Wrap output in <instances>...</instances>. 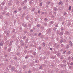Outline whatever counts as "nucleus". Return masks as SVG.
<instances>
[{
  "mask_svg": "<svg viewBox=\"0 0 73 73\" xmlns=\"http://www.w3.org/2000/svg\"><path fill=\"white\" fill-rule=\"evenodd\" d=\"M5 33H6V34H7V35L8 36V35H9V31L6 32L5 31Z\"/></svg>",
  "mask_w": 73,
  "mask_h": 73,
  "instance_id": "nucleus-1",
  "label": "nucleus"
},
{
  "mask_svg": "<svg viewBox=\"0 0 73 73\" xmlns=\"http://www.w3.org/2000/svg\"><path fill=\"white\" fill-rule=\"evenodd\" d=\"M59 35L60 36H62V35H63V32H61L59 33Z\"/></svg>",
  "mask_w": 73,
  "mask_h": 73,
  "instance_id": "nucleus-2",
  "label": "nucleus"
},
{
  "mask_svg": "<svg viewBox=\"0 0 73 73\" xmlns=\"http://www.w3.org/2000/svg\"><path fill=\"white\" fill-rule=\"evenodd\" d=\"M69 44L71 46H72L73 45V43H72V42L71 41L70 42Z\"/></svg>",
  "mask_w": 73,
  "mask_h": 73,
  "instance_id": "nucleus-3",
  "label": "nucleus"
},
{
  "mask_svg": "<svg viewBox=\"0 0 73 73\" xmlns=\"http://www.w3.org/2000/svg\"><path fill=\"white\" fill-rule=\"evenodd\" d=\"M57 56H60V52H57Z\"/></svg>",
  "mask_w": 73,
  "mask_h": 73,
  "instance_id": "nucleus-4",
  "label": "nucleus"
},
{
  "mask_svg": "<svg viewBox=\"0 0 73 73\" xmlns=\"http://www.w3.org/2000/svg\"><path fill=\"white\" fill-rule=\"evenodd\" d=\"M50 4V2L49 1H48L46 3V4L47 5H49V4Z\"/></svg>",
  "mask_w": 73,
  "mask_h": 73,
  "instance_id": "nucleus-5",
  "label": "nucleus"
},
{
  "mask_svg": "<svg viewBox=\"0 0 73 73\" xmlns=\"http://www.w3.org/2000/svg\"><path fill=\"white\" fill-rule=\"evenodd\" d=\"M26 19H27V20H29V17H28V16H27L26 17Z\"/></svg>",
  "mask_w": 73,
  "mask_h": 73,
  "instance_id": "nucleus-6",
  "label": "nucleus"
},
{
  "mask_svg": "<svg viewBox=\"0 0 73 73\" xmlns=\"http://www.w3.org/2000/svg\"><path fill=\"white\" fill-rule=\"evenodd\" d=\"M33 54L34 55V56H35L36 54V53L35 52H34L33 53Z\"/></svg>",
  "mask_w": 73,
  "mask_h": 73,
  "instance_id": "nucleus-7",
  "label": "nucleus"
},
{
  "mask_svg": "<svg viewBox=\"0 0 73 73\" xmlns=\"http://www.w3.org/2000/svg\"><path fill=\"white\" fill-rule=\"evenodd\" d=\"M70 58H71L70 56H69L68 57V58H67V60H70Z\"/></svg>",
  "mask_w": 73,
  "mask_h": 73,
  "instance_id": "nucleus-8",
  "label": "nucleus"
},
{
  "mask_svg": "<svg viewBox=\"0 0 73 73\" xmlns=\"http://www.w3.org/2000/svg\"><path fill=\"white\" fill-rule=\"evenodd\" d=\"M71 8H72V7H71V6H70L69 7L68 10L69 11H70L71 9Z\"/></svg>",
  "mask_w": 73,
  "mask_h": 73,
  "instance_id": "nucleus-9",
  "label": "nucleus"
},
{
  "mask_svg": "<svg viewBox=\"0 0 73 73\" xmlns=\"http://www.w3.org/2000/svg\"><path fill=\"white\" fill-rule=\"evenodd\" d=\"M3 43L2 42L0 43V46H3Z\"/></svg>",
  "mask_w": 73,
  "mask_h": 73,
  "instance_id": "nucleus-10",
  "label": "nucleus"
},
{
  "mask_svg": "<svg viewBox=\"0 0 73 73\" xmlns=\"http://www.w3.org/2000/svg\"><path fill=\"white\" fill-rule=\"evenodd\" d=\"M56 58V56H53L52 58H53V59Z\"/></svg>",
  "mask_w": 73,
  "mask_h": 73,
  "instance_id": "nucleus-11",
  "label": "nucleus"
},
{
  "mask_svg": "<svg viewBox=\"0 0 73 73\" xmlns=\"http://www.w3.org/2000/svg\"><path fill=\"white\" fill-rule=\"evenodd\" d=\"M42 68V66H40L39 67V69H41Z\"/></svg>",
  "mask_w": 73,
  "mask_h": 73,
  "instance_id": "nucleus-12",
  "label": "nucleus"
},
{
  "mask_svg": "<svg viewBox=\"0 0 73 73\" xmlns=\"http://www.w3.org/2000/svg\"><path fill=\"white\" fill-rule=\"evenodd\" d=\"M42 3H40V6H42Z\"/></svg>",
  "mask_w": 73,
  "mask_h": 73,
  "instance_id": "nucleus-13",
  "label": "nucleus"
},
{
  "mask_svg": "<svg viewBox=\"0 0 73 73\" xmlns=\"http://www.w3.org/2000/svg\"><path fill=\"white\" fill-rule=\"evenodd\" d=\"M66 33L67 34V35H69V32L67 31L66 32Z\"/></svg>",
  "mask_w": 73,
  "mask_h": 73,
  "instance_id": "nucleus-14",
  "label": "nucleus"
},
{
  "mask_svg": "<svg viewBox=\"0 0 73 73\" xmlns=\"http://www.w3.org/2000/svg\"><path fill=\"white\" fill-rule=\"evenodd\" d=\"M60 59L61 60H63V59H64V57L61 56L60 58Z\"/></svg>",
  "mask_w": 73,
  "mask_h": 73,
  "instance_id": "nucleus-15",
  "label": "nucleus"
},
{
  "mask_svg": "<svg viewBox=\"0 0 73 73\" xmlns=\"http://www.w3.org/2000/svg\"><path fill=\"white\" fill-rule=\"evenodd\" d=\"M45 13L44 12H42L41 13V15H44Z\"/></svg>",
  "mask_w": 73,
  "mask_h": 73,
  "instance_id": "nucleus-16",
  "label": "nucleus"
},
{
  "mask_svg": "<svg viewBox=\"0 0 73 73\" xmlns=\"http://www.w3.org/2000/svg\"><path fill=\"white\" fill-rule=\"evenodd\" d=\"M69 45H67L66 46V49H68V48H69Z\"/></svg>",
  "mask_w": 73,
  "mask_h": 73,
  "instance_id": "nucleus-17",
  "label": "nucleus"
},
{
  "mask_svg": "<svg viewBox=\"0 0 73 73\" xmlns=\"http://www.w3.org/2000/svg\"><path fill=\"white\" fill-rule=\"evenodd\" d=\"M64 28H61V31H64Z\"/></svg>",
  "mask_w": 73,
  "mask_h": 73,
  "instance_id": "nucleus-18",
  "label": "nucleus"
},
{
  "mask_svg": "<svg viewBox=\"0 0 73 73\" xmlns=\"http://www.w3.org/2000/svg\"><path fill=\"white\" fill-rule=\"evenodd\" d=\"M24 27H27V24H25L24 26Z\"/></svg>",
  "mask_w": 73,
  "mask_h": 73,
  "instance_id": "nucleus-19",
  "label": "nucleus"
},
{
  "mask_svg": "<svg viewBox=\"0 0 73 73\" xmlns=\"http://www.w3.org/2000/svg\"><path fill=\"white\" fill-rule=\"evenodd\" d=\"M63 42V40H60V43H62Z\"/></svg>",
  "mask_w": 73,
  "mask_h": 73,
  "instance_id": "nucleus-20",
  "label": "nucleus"
},
{
  "mask_svg": "<svg viewBox=\"0 0 73 73\" xmlns=\"http://www.w3.org/2000/svg\"><path fill=\"white\" fill-rule=\"evenodd\" d=\"M17 11L16 10H15L14 11V13H17Z\"/></svg>",
  "mask_w": 73,
  "mask_h": 73,
  "instance_id": "nucleus-21",
  "label": "nucleus"
},
{
  "mask_svg": "<svg viewBox=\"0 0 73 73\" xmlns=\"http://www.w3.org/2000/svg\"><path fill=\"white\" fill-rule=\"evenodd\" d=\"M9 13H7L6 14V16H9Z\"/></svg>",
  "mask_w": 73,
  "mask_h": 73,
  "instance_id": "nucleus-22",
  "label": "nucleus"
},
{
  "mask_svg": "<svg viewBox=\"0 0 73 73\" xmlns=\"http://www.w3.org/2000/svg\"><path fill=\"white\" fill-rule=\"evenodd\" d=\"M54 10L55 11H56L57 10V8L56 7H54Z\"/></svg>",
  "mask_w": 73,
  "mask_h": 73,
  "instance_id": "nucleus-23",
  "label": "nucleus"
},
{
  "mask_svg": "<svg viewBox=\"0 0 73 73\" xmlns=\"http://www.w3.org/2000/svg\"><path fill=\"white\" fill-rule=\"evenodd\" d=\"M50 32V30H49L48 31V32H47L48 33H49Z\"/></svg>",
  "mask_w": 73,
  "mask_h": 73,
  "instance_id": "nucleus-24",
  "label": "nucleus"
},
{
  "mask_svg": "<svg viewBox=\"0 0 73 73\" xmlns=\"http://www.w3.org/2000/svg\"><path fill=\"white\" fill-rule=\"evenodd\" d=\"M61 3H62V2L60 1V2H59V3H58L59 5H60V4H61Z\"/></svg>",
  "mask_w": 73,
  "mask_h": 73,
  "instance_id": "nucleus-25",
  "label": "nucleus"
},
{
  "mask_svg": "<svg viewBox=\"0 0 73 73\" xmlns=\"http://www.w3.org/2000/svg\"><path fill=\"white\" fill-rule=\"evenodd\" d=\"M41 35V33H39L38 34V36H40Z\"/></svg>",
  "mask_w": 73,
  "mask_h": 73,
  "instance_id": "nucleus-26",
  "label": "nucleus"
},
{
  "mask_svg": "<svg viewBox=\"0 0 73 73\" xmlns=\"http://www.w3.org/2000/svg\"><path fill=\"white\" fill-rule=\"evenodd\" d=\"M59 47H60V46H59V45H58L56 46V48H59Z\"/></svg>",
  "mask_w": 73,
  "mask_h": 73,
  "instance_id": "nucleus-27",
  "label": "nucleus"
},
{
  "mask_svg": "<svg viewBox=\"0 0 73 73\" xmlns=\"http://www.w3.org/2000/svg\"><path fill=\"white\" fill-rule=\"evenodd\" d=\"M28 58V56H27L26 57H25V58L26 59H27V58Z\"/></svg>",
  "mask_w": 73,
  "mask_h": 73,
  "instance_id": "nucleus-28",
  "label": "nucleus"
},
{
  "mask_svg": "<svg viewBox=\"0 0 73 73\" xmlns=\"http://www.w3.org/2000/svg\"><path fill=\"white\" fill-rule=\"evenodd\" d=\"M40 61H41V60H42V58L40 57Z\"/></svg>",
  "mask_w": 73,
  "mask_h": 73,
  "instance_id": "nucleus-29",
  "label": "nucleus"
},
{
  "mask_svg": "<svg viewBox=\"0 0 73 73\" xmlns=\"http://www.w3.org/2000/svg\"><path fill=\"white\" fill-rule=\"evenodd\" d=\"M25 15V13H23L22 15V19H23V16H24V15Z\"/></svg>",
  "mask_w": 73,
  "mask_h": 73,
  "instance_id": "nucleus-30",
  "label": "nucleus"
},
{
  "mask_svg": "<svg viewBox=\"0 0 73 73\" xmlns=\"http://www.w3.org/2000/svg\"><path fill=\"white\" fill-rule=\"evenodd\" d=\"M70 65H73V62H71L70 63Z\"/></svg>",
  "mask_w": 73,
  "mask_h": 73,
  "instance_id": "nucleus-31",
  "label": "nucleus"
},
{
  "mask_svg": "<svg viewBox=\"0 0 73 73\" xmlns=\"http://www.w3.org/2000/svg\"><path fill=\"white\" fill-rule=\"evenodd\" d=\"M18 10H19V11H21V9L20 8H19L18 9Z\"/></svg>",
  "mask_w": 73,
  "mask_h": 73,
  "instance_id": "nucleus-32",
  "label": "nucleus"
},
{
  "mask_svg": "<svg viewBox=\"0 0 73 73\" xmlns=\"http://www.w3.org/2000/svg\"><path fill=\"white\" fill-rule=\"evenodd\" d=\"M64 16H66V13H64Z\"/></svg>",
  "mask_w": 73,
  "mask_h": 73,
  "instance_id": "nucleus-33",
  "label": "nucleus"
},
{
  "mask_svg": "<svg viewBox=\"0 0 73 73\" xmlns=\"http://www.w3.org/2000/svg\"><path fill=\"white\" fill-rule=\"evenodd\" d=\"M70 51H69L67 53V54H70Z\"/></svg>",
  "mask_w": 73,
  "mask_h": 73,
  "instance_id": "nucleus-34",
  "label": "nucleus"
},
{
  "mask_svg": "<svg viewBox=\"0 0 73 73\" xmlns=\"http://www.w3.org/2000/svg\"><path fill=\"white\" fill-rule=\"evenodd\" d=\"M24 4V2H22L21 3V5H23Z\"/></svg>",
  "mask_w": 73,
  "mask_h": 73,
  "instance_id": "nucleus-35",
  "label": "nucleus"
},
{
  "mask_svg": "<svg viewBox=\"0 0 73 73\" xmlns=\"http://www.w3.org/2000/svg\"><path fill=\"white\" fill-rule=\"evenodd\" d=\"M15 69V68H11L12 70H13Z\"/></svg>",
  "mask_w": 73,
  "mask_h": 73,
  "instance_id": "nucleus-36",
  "label": "nucleus"
},
{
  "mask_svg": "<svg viewBox=\"0 0 73 73\" xmlns=\"http://www.w3.org/2000/svg\"><path fill=\"white\" fill-rule=\"evenodd\" d=\"M63 62H64V63L66 62V60H64Z\"/></svg>",
  "mask_w": 73,
  "mask_h": 73,
  "instance_id": "nucleus-37",
  "label": "nucleus"
},
{
  "mask_svg": "<svg viewBox=\"0 0 73 73\" xmlns=\"http://www.w3.org/2000/svg\"><path fill=\"white\" fill-rule=\"evenodd\" d=\"M4 4H5V3L4 2H3L2 3V5H4Z\"/></svg>",
  "mask_w": 73,
  "mask_h": 73,
  "instance_id": "nucleus-38",
  "label": "nucleus"
},
{
  "mask_svg": "<svg viewBox=\"0 0 73 73\" xmlns=\"http://www.w3.org/2000/svg\"><path fill=\"white\" fill-rule=\"evenodd\" d=\"M33 30H31L30 31V32H33Z\"/></svg>",
  "mask_w": 73,
  "mask_h": 73,
  "instance_id": "nucleus-39",
  "label": "nucleus"
},
{
  "mask_svg": "<svg viewBox=\"0 0 73 73\" xmlns=\"http://www.w3.org/2000/svg\"><path fill=\"white\" fill-rule=\"evenodd\" d=\"M23 9H27V7L25 6L24 7H23Z\"/></svg>",
  "mask_w": 73,
  "mask_h": 73,
  "instance_id": "nucleus-40",
  "label": "nucleus"
},
{
  "mask_svg": "<svg viewBox=\"0 0 73 73\" xmlns=\"http://www.w3.org/2000/svg\"><path fill=\"white\" fill-rule=\"evenodd\" d=\"M43 45H44V46H45V44L44 43H43Z\"/></svg>",
  "mask_w": 73,
  "mask_h": 73,
  "instance_id": "nucleus-41",
  "label": "nucleus"
},
{
  "mask_svg": "<svg viewBox=\"0 0 73 73\" xmlns=\"http://www.w3.org/2000/svg\"><path fill=\"white\" fill-rule=\"evenodd\" d=\"M26 38V37L24 36L23 37V39H25V38Z\"/></svg>",
  "mask_w": 73,
  "mask_h": 73,
  "instance_id": "nucleus-42",
  "label": "nucleus"
},
{
  "mask_svg": "<svg viewBox=\"0 0 73 73\" xmlns=\"http://www.w3.org/2000/svg\"><path fill=\"white\" fill-rule=\"evenodd\" d=\"M61 46V47H62V46H64V44H61L60 45Z\"/></svg>",
  "mask_w": 73,
  "mask_h": 73,
  "instance_id": "nucleus-43",
  "label": "nucleus"
},
{
  "mask_svg": "<svg viewBox=\"0 0 73 73\" xmlns=\"http://www.w3.org/2000/svg\"><path fill=\"white\" fill-rule=\"evenodd\" d=\"M35 8L33 9V10H32L33 12H34V11H35Z\"/></svg>",
  "mask_w": 73,
  "mask_h": 73,
  "instance_id": "nucleus-44",
  "label": "nucleus"
},
{
  "mask_svg": "<svg viewBox=\"0 0 73 73\" xmlns=\"http://www.w3.org/2000/svg\"><path fill=\"white\" fill-rule=\"evenodd\" d=\"M44 20H45V21H47V20H48V19L46 18H45L44 19Z\"/></svg>",
  "mask_w": 73,
  "mask_h": 73,
  "instance_id": "nucleus-45",
  "label": "nucleus"
},
{
  "mask_svg": "<svg viewBox=\"0 0 73 73\" xmlns=\"http://www.w3.org/2000/svg\"><path fill=\"white\" fill-rule=\"evenodd\" d=\"M12 0H9V3H11V1H12Z\"/></svg>",
  "mask_w": 73,
  "mask_h": 73,
  "instance_id": "nucleus-46",
  "label": "nucleus"
},
{
  "mask_svg": "<svg viewBox=\"0 0 73 73\" xmlns=\"http://www.w3.org/2000/svg\"><path fill=\"white\" fill-rule=\"evenodd\" d=\"M54 22L53 21H51L50 22V23H52V24H53V23Z\"/></svg>",
  "mask_w": 73,
  "mask_h": 73,
  "instance_id": "nucleus-47",
  "label": "nucleus"
},
{
  "mask_svg": "<svg viewBox=\"0 0 73 73\" xmlns=\"http://www.w3.org/2000/svg\"><path fill=\"white\" fill-rule=\"evenodd\" d=\"M34 35L35 36H37V33H35L34 34Z\"/></svg>",
  "mask_w": 73,
  "mask_h": 73,
  "instance_id": "nucleus-48",
  "label": "nucleus"
},
{
  "mask_svg": "<svg viewBox=\"0 0 73 73\" xmlns=\"http://www.w3.org/2000/svg\"><path fill=\"white\" fill-rule=\"evenodd\" d=\"M47 14V12H45L44 15L45 16H46V15Z\"/></svg>",
  "mask_w": 73,
  "mask_h": 73,
  "instance_id": "nucleus-49",
  "label": "nucleus"
},
{
  "mask_svg": "<svg viewBox=\"0 0 73 73\" xmlns=\"http://www.w3.org/2000/svg\"><path fill=\"white\" fill-rule=\"evenodd\" d=\"M21 45L22 46H24V43H22L21 44Z\"/></svg>",
  "mask_w": 73,
  "mask_h": 73,
  "instance_id": "nucleus-50",
  "label": "nucleus"
},
{
  "mask_svg": "<svg viewBox=\"0 0 73 73\" xmlns=\"http://www.w3.org/2000/svg\"><path fill=\"white\" fill-rule=\"evenodd\" d=\"M27 53V51L25 50L24 51V53Z\"/></svg>",
  "mask_w": 73,
  "mask_h": 73,
  "instance_id": "nucleus-51",
  "label": "nucleus"
},
{
  "mask_svg": "<svg viewBox=\"0 0 73 73\" xmlns=\"http://www.w3.org/2000/svg\"><path fill=\"white\" fill-rule=\"evenodd\" d=\"M8 50L9 52H10L11 51V49L9 48L8 49Z\"/></svg>",
  "mask_w": 73,
  "mask_h": 73,
  "instance_id": "nucleus-52",
  "label": "nucleus"
},
{
  "mask_svg": "<svg viewBox=\"0 0 73 73\" xmlns=\"http://www.w3.org/2000/svg\"><path fill=\"white\" fill-rule=\"evenodd\" d=\"M5 61H6L7 62H8V60L7 59L5 60Z\"/></svg>",
  "mask_w": 73,
  "mask_h": 73,
  "instance_id": "nucleus-53",
  "label": "nucleus"
},
{
  "mask_svg": "<svg viewBox=\"0 0 73 73\" xmlns=\"http://www.w3.org/2000/svg\"><path fill=\"white\" fill-rule=\"evenodd\" d=\"M23 69H25V66L24 65L23 67Z\"/></svg>",
  "mask_w": 73,
  "mask_h": 73,
  "instance_id": "nucleus-54",
  "label": "nucleus"
},
{
  "mask_svg": "<svg viewBox=\"0 0 73 73\" xmlns=\"http://www.w3.org/2000/svg\"><path fill=\"white\" fill-rule=\"evenodd\" d=\"M65 66H66V65H65V64H64L63 66L64 67H65Z\"/></svg>",
  "mask_w": 73,
  "mask_h": 73,
  "instance_id": "nucleus-55",
  "label": "nucleus"
},
{
  "mask_svg": "<svg viewBox=\"0 0 73 73\" xmlns=\"http://www.w3.org/2000/svg\"><path fill=\"white\" fill-rule=\"evenodd\" d=\"M13 42V41H10V44H11Z\"/></svg>",
  "mask_w": 73,
  "mask_h": 73,
  "instance_id": "nucleus-56",
  "label": "nucleus"
},
{
  "mask_svg": "<svg viewBox=\"0 0 73 73\" xmlns=\"http://www.w3.org/2000/svg\"><path fill=\"white\" fill-rule=\"evenodd\" d=\"M31 3H32V2L30 1L29 2V4H31Z\"/></svg>",
  "mask_w": 73,
  "mask_h": 73,
  "instance_id": "nucleus-57",
  "label": "nucleus"
},
{
  "mask_svg": "<svg viewBox=\"0 0 73 73\" xmlns=\"http://www.w3.org/2000/svg\"><path fill=\"white\" fill-rule=\"evenodd\" d=\"M38 62V60H36V61H35V62L36 63H37V62Z\"/></svg>",
  "mask_w": 73,
  "mask_h": 73,
  "instance_id": "nucleus-58",
  "label": "nucleus"
},
{
  "mask_svg": "<svg viewBox=\"0 0 73 73\" xmlns=\"http://www.w3.org/2000/svg\"><path fill=\"white\" fill-rule=\"evenodd\" d=\"M31 71L29 70L28 71V73H31Z\"/></svg>",
  "mask_w": 73,
  "mask_h": 73,
  "instance_id": "nucleus-59",
  "label": "nucleus"
},
{
  "mask_svg": "<svg viewBox=\"0 0 73 73\" xmlns=\"http://www.w3.org/2000/svg\"><path fill=\"white\" fill-rule=\"evenodd\" d=\"M38 49H39V50H40L41 49V47H39Z\"/></svg>",
  "mask_w": 73,
  "mask_h": 73,
  "instance_id": "nucleus-60",
  "label": "nucleus"
},
{
  "mask_svg": "<svg viewBox=\"0 0 73 73\" xmlns=\"http://www.w3.org/2000/svg\"><path fill=\"white\" fill-rule=\"evenodd\" d=\"M28 48V46H26L25 47V49H27V48Z\"/></svg>",
  "mask_w": 73,
  "mask_h": 73,
  "instance_id": "nucleus-61",
  "label": "nucleus"
},
{
  "mask_svg": "<svg viewBox=\"0 0 73 73\" xmlns=\"http://www.w3.org/2000/svg\"><path fill=\"white\" fill-rule=\"evenodd\" d=\"M65 52H66V51H64V52H63V54H65Z\"/></svg>",
  "mask_w": 73,
  "mask_h": 73,
  "instance_id": "nucleus-62",
  "label": "nucleus"
},
{
  "mask_svg": "<svg viewBox=\"0 0 73 73\" xmlns=\"http://www.w3.org/2000/svg\"><path fill=\"white\" fill-rule=\"evenodd\" d=\"M41 38H43V35H42L41 36Z\"/></svg>",
  "mask_w": 73,
  "mask_h": 73,
  "instance_id": "nucleus-63",
  "label": "nucleus"
},
{
  "mask_svg": "<svg viewBox=\"0 0 73 73\" xmlns=\"http://www.w3.org/2000/svg\"><path fill=\"white\" fill-rule=\"evenodd\" d=\"M46 23H45L44 25H45V26H46Z\"/></svg>",
  "mask_w": 73,
  "mask_h": 73,
  "instance_id": "nucleus-64",
  "label": "nucleus"
}]
</instances>
